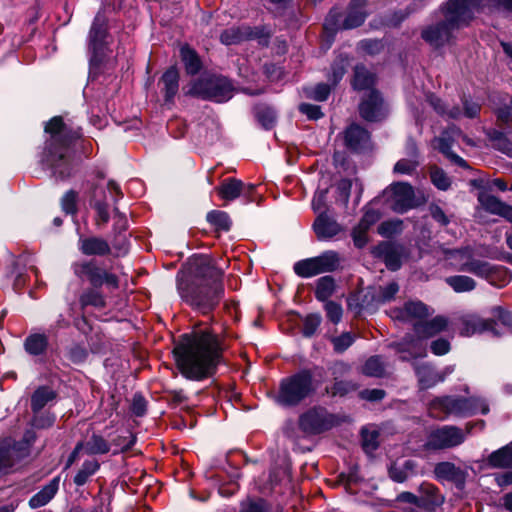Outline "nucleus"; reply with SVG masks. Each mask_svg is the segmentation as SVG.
Instances as JSON below:
<instances>
[{
    "instance_id": "1",
    "label": "nucleus",
    "mask_w": 512,
    "mask_h": 512,
    "mask_svg": "<svg viewBox=\"0 0 512 512\" xmlns=\"http://www.w3.org/2000/svg\"><path fill=\"white\" fill-rule=\"evenodd\" d=\"M223 339L210 329L184 334L173 352L183 376L200 381L212 376L222 361Z\"/></svg>"
},
{
    "instance_id": "2",
    "label": "nucleus",
    "mask_w": 512,
    "mask_h": 512,
    "mask_svg": "<svg viewBox=\"0 0 512 512\" xmlns=\"http://www.w3.org/2000/svg\"><path fill=\"white\" fill-rule=\"evenodd\" d=\"M223 271L202 260L195 270L194 279L189 283H179L178 291L181 298L194 309L203 314L211 312L224 295L222 282Z\"/></svg>"
},
{
    "instance_id": "3",
    "label": "nucleus",
    "mask_w": 512,
    "mask_h": 512,
    "mask_svg": "<svg viewBox=\"0 0 512 512\" xmlns=\"http://www.w3.org/2000/svg\"><path fill=\"white\" fill-rule=\"evenodd\" d=\"M45 132L49 134V138L45 142L42 162L51 169L56 178L67 179L73 168L70 148L81 138V129L73 128L61 116H55L46 123Z\"/></svg>"
},
{
    "instance_id": "4",
    "label": "nucleus",
    "mask_w": 512,
    "mask_h": 512,
    "mask_svg": "<svg viewBox=\"0 0 512 512\" xmlns=\"http://www.w3.org/2000/svg\"><path fill=\"white\" fill-rule=\"evenodd\" d=\"M485 0H449L442 8L444 20L425 28L422 38L429 44L440 47L449 42L452 32L466 26L479 12Z\"/></svg>"
},
{
    "instance_id": "5",
    "label": "nucleus",
    "mask_w": 512,
    "mask_h": 512,
    "mask_svg": "<svg viewBox=\"0 0 512 512\" xmlns=\"http://www.w3.org/2000/svg\"><path fill=\"white\" fill-rule=\"evenodd\" d=\"M376 78L364 67L354 69V89L362 91L359 113L367 121H380L388 113V108L380 93L373 89Z\"/></svg>"
},
{
    "instance_id": "6",
    "label": "nucleus",
    "mask_w": 512,
    "mask_h": 512,
    "mask_svg": "<svg viewBox=\"0 0 512 512\" xmlns=\"http://www.w3.org/2000/svg\"><path fill=\"white\" fill-rule=\"evenodd\" d=\"M315 391L316 385L312 372L303 369L280 381L276 401L285 407H295L311 397Z\"/></svg>"
},
{
    "instance_id": "7",
    "label": "nucleus",
    "mask_w": 512,
    "mask_h": 512,
    "mask_svg": "<svg viewBox=\"0 0 512 512\" xmlns=\"http://www.w3.org/2000/svg\"><path fill=\"white\" fill-rule=\"evenodd\" d=\"M448 319L444 316H436L430 321H420L414 324L415 335H409L397 344L400 353H408L409 357H423L426 355V346L423 341L434 337L446 330Z\"/></svg>"
},
{
    "instance_id": "8",
    "label": "nucleus",
    "mask_w": 512,
    "mask_h": 512,
    "mask_svg": "<svg viewBox=\"0 0 512 512\" xmlns=\"http://www.w3.org/2000/svg\"><path fill=\"white\" fill-rule=\"evenodd\" d=\"M429 410L434 417L444 418L448 415L466 417L477 412L486 414L489 408L486 402L479 398L445 396L434 399Z\"/></svg>"
},
{
    "instance_id": "9",
    "label": "nucleus",
    "mask_w": 512,
    "mask_h": 512,
    "mask_svg": "<svg viewBox=\"0 0 512 512\" xmlns=\"http://www.w3.org/2000/svg\"><path fill=\"white\" fill-rule=\"evenodd\" d=\"M233 85L223 76H206L195 80L187 94L202 100L223 103L233 96Z\"/></svg>"
},
{
    "instance_id": "10",
    "label": "nucleus",
    "mask_w": 512,
    "mask_h": 512,
    "mask_svg": "<svg viewBox=\"0 0 512 512\" xmlns=\"http://www.w3.org/2000/svg\"><path fill=\"white\" fill-rule=\"evenodd\" d=\"M341 257L334 250H327L319 256L297 261L293 270L296 275L302 278H311L316 275L333 272L340 267Z\"/></svg>"
},
{
    "instance_id": "11",
    "label": "nucleus",
    "mask_w": 512,
    "mask_h": 512,
    "mask_svg": "<svg viewBox=\"0 0 512 512\" xmlns=\"http://www.w3.org/2000/svg\"><path fill=\"white\" fill-rule=\"evenodd\" d=\"M72 269L79 279L87 280L94 288H100L103 285L111 289L119 287L118 276L99 266L95 259L73 263Z\"/></svg>"
},
{
    "instance_id": "12",
    "label": "nucleus",
    "mask_w": 512,
    "mask_h": 512,
    "mask_svg": "<svg viewBox=\"0 0 512 512\" xmlns=\"http://www.w3.org/2000/svg\"><path fill=\"white\" fill-rule=\"evenodd\" d=\"M312 228L319 241H337L347 234V227L339 223L327 210L319 212Z\"/></svg>"
},
{
    "instance_id": "13",
    "label": "nucleus",
    "mask_w": 512,
    "mask_h": 512,
    "mask_svg": "<svg viewBox=\"0 0 512 512\" xmlns=\"http://www.w3.org/2000/svg\"><path fill=\"white\" fill-rule=\"evenodd\" d=\"M333 424V416L322 407L311 408L299 418L300 429L309 435H316L327 431Z\"/></svg>"
},
{
    "instance_id": "14",
    "label": "nucleus",
    "mask_w": 512,
    "mask_h": 512,
    "mask_svg": "<svg viewBox=\"0 0 512 512\" xmlns=\"http://www.w3.org/2000/svg\"><path fill=\"white\" fill-rule=\"evenodd\" d=\"M465 440L463 431L455 426H443L430 432L426 447L433 450L448 449L460 445Z\"/></svg>"
},
{
    "instance_id": "15",
    "label": "nucleus",
    "mask_w": 512,
    "mask_h": 512,
    "mask_svg": "<svg viewBox=\"0 0 512 512\" xmlns=\"http://www.w3.org/2000/svg\"><path fill=\"white\" fill-rule=\"evenodd\" d=\"M391 207L397 213H404L414 206V191L410 184L397 182L390 186Z\"/></svg>"
},
{
    "instance_id": "16",
    "label": "nucleus",
    "mask_w": 512,
    "mask_h": 512,
    "mask_svg": "<svg viewBox=\"0 0 512 512\" xmlns=\"http://www.w3.org/2000/svg\"><path fill=\"white\" fill-rule=\"evenodd\" d=\"M106 37L107 18L104 13L98 12L92 22L88 35V47L94 58H97L102 52Z\"/></svg>"
},
{
    "instance_id": "17",
    "label": "nucleus",
    "mask_w": 512,
    "mask_h": 512,
    "mask_svg": "<svg viewBox=\"0 0 512 512\" xmlns=\"http://www.w3.org/2000/svg\"><path fill=\"white\" fill-rule=\"evenodd\" d=\"M428 101L438 114L446 115L450 118L455 119L459 118L462 114H464L468 118H474L478 115L480 111V105L478 103L469 101L467 99L463 101V112L460 110L459 107L456 106L447 108V106L442 102L441 99L433 95L429 96Z\"/></svg>"
},
{
    "instance_id": "18",
    "label": "nucleus",
    "mask_w": 512,
    "mask_h": 512,
    "mask_svg": "<svg viewBox=\"0 0 512 512\" xmlns=\"http://www.w3.org/2000/svg\"><path fill=\"white\" fill-rule=\"evenodd\" d=\"M78 250L88 257H105L112 253V247L109 242L100 236L80 235Z\"/></svg>"
},
{
    "instance_id": "19",
    "label": "nucleus",
    "mask_w": 512,
    "mask_h": 512,
    "mask_svg": "<svg viewBox=\"0 0 512 512\" xmlns=\"http://www.w3.org/2000/svg\"><path fill=\"white\" fill-rule=\"evenodd\" d=\"M493 326V320L484 319L479 315L472 313L461 315L457 320L459 333L462 336L467 337L490 330Z\"/></svg>"
},
{
    "instance_id": "20",
    "label": "nucleus",
    "mask_w": 512,
    "mask_h": 512,
    "mask_svg": "<svg viewBox=\"0 0 512 512\" xmlns=\"http://www.w3.org/2000/svg\"><path fill=\"white\" fill-rule=\"evenodd\" d=\"M428 307L420 301H409L405 303L402 309H396L391 312V317L401 321L420 322L429 316Z\"/></svg>"
},
{
    "instance_id": "21",
    "label": "nucleus",
    "mask_w": 512,
    "mask_h": 512,
    "mask_svg": "<svg viewBox=\"0 0 512 512\" xmlns=\"http://www.w3.org/2000/svg\"><path fill=\"white\" fill-rule=\"evenodd\" d=\"M455 256L467 255V260L461 263V271L473 273L480 277H488L492 271V267L488 262L473 259L472 251L469 248L463 250L454 251Z\"/></svg>"
},
{
    "instance_id": "22",
    "label": "nucleus",
    "mask_w": 512,
    "mask_h": 512,
    "mask_svg": "<svg viewBox=\"0 0 512 512\" xmlns=\"http://www.w3.org/2000/svg\"><path fill=\"white\" fill-rule=\"evenodd\" d=\"M479 202L486 211L499 215L512 222V206L500 201L495 196L486 193L479 195Z\"/></svg>"
},
{
    "instance_id": "23",
    "label": "nucleus",
    "mask_w": 512,
    "mask_h": 512,
    "mask_svg": "<svg viewBox=\"0 0 512 512\" xmlns=\"http://www.w3.org/2000/svg\"><path fill=\"white\" fill-rule=\"evenodd\" d=\"M21 458L20 450L10 439L0 444V473H7Z\"/></svg>"
},
{
    "instance_id": "24",
    "label": "nucleus",
    "mask_w": 512,
    "mask_h": 512,
    "mask_svg": "<svg viewBox=\"0 0 512 512\" xmlns=\"http://www.w3.org/2000/svg\"><path fill=\"white\" fill-rule=\"evenodd\" d=\"M60 478L54 477L39 492L29 500V506L36 509L48 504L56 495L59 489Z\"/></svg>"
},
{
    "instance_id": "25",
    "label": "nucleus",
    "mask_w": 512,
    "mask_h": 512,
    "mask_svg": "<svg viewBox=\"0 0 512 512\" xmlns=\"http://www.w3.org/2000/svg\"><path fill=\"white\" fill-rule=\"evenodd\" d=\"M245 184L236 178H227L216 188L221 199L226 202L233 201L242 195Z\"/></svg>"
},
{
    "instance_id": "26",
    "label": "nucleus",
    "mask_w": 512,
    "mask_h": 512,
    "mask_svg": "<svg viewBox=\"0 0 512 512\" xmlns=\"http://www.w3.org/2000/svg\"><path fill=\"white\" fill-rule=\"evenodd\" d=\"M419 490L422 494L420 497V507L422 508L433 510L444 502V497L439 493L438 489L430 483L421 484Z\"/></svg>"
},
{
    "instance_id": "27",
    "label": "nucleus",
    "mask_w": 512,
    "mask_h": 512,
    "mask_svg": "<svg viewBox=\"0 0 512 512\" xmlns=\"http://www.w3.org/2000/svg\"><path fill=\"white\" fill-rule=\"evenodd\" d=\"M254 37L255 34L249 26H242L224 30L220 35V40L225 45H234Z\"/></svg>"
},
{
    "instance_id": "28",
    "label": "nucleus",
    "mask_w": 512,
    "mask_h": 512,
    "mask_svg": "<svg viewBox=\"0 0 512 512\" xmlns=\"http://www.w3.org/2000/svg\"><path fill=\"white\" fill-rule=\"evenodd\" d=\"M415 372L422 389L430 388L443 381V378L439 376L438 373H436L434 369L426 363L416 364Z\"/></svg>"
},
{
    "instance_id": "29",
    "label": "nucleus",
    "mask_w": 512,
    "mask_h": 512,
    "mask_svg": "<svg viewBox=\"0 0 512 512\" xmlns=\"http://www.w3.org/2000/svg\"><path fill=\"white\" fill-rule=\"evenodd\" d=\"M181 60L184 63L185 70L189 75H195L202 69V62L197 52L189 47L183 45L180 48Z\"/></svg>"
},
{
    "instance_id": "30",
    "label": "nucleus",
    "mask_w": 512,
    "mask_h": 512,
    "mask_svg": "<svg viewBox=\"0 0 512 512\" xmlns=\"http://www.w3.org/2000/svg\"><path fill=\"white\" fill-rule=\"evenodd\" d=\"M434 473L437 479L460 482L464 480L463 472L450 462H441L435 466Z\"/></svg>"
},
{
    "instance_id": "31",
    "label": "nucleus",
    "mask_w": 512,
    "mask_h": 512,
    "mask_svg": "<svg viewBox=\"0 0 512 512\" xmlns=\"http://www.w3.org/2000/svg\"><path fill=\"white\" fill-rule=\"evenodd\" d=\"M161 82L164 85V97L166 102L173 100L179 88V73L176 68H169L162 76Z\"/></svg>"
},
{
    "instance_id": "32",
    "label": "nucleus",
    "mask_w": 512,
    "mask_h": 512,
    "mask_svg": "<svg viewBox=\"0 0 512 512\" xmlns=\"http://www.w3.org/2000/svg\"><path fill=\"white\" fill-rule=\"evenodd\" d=\"M349 66V53L340 52L332 64L331 74L328 75V80L331 81L333 86L337 85V83L342 79Z\"/></svg>"
},
{
    "instance_id": "33",
    "label": "nucleus",
    "mask_w": 512,
    "mask_h": 512,
    "mask_svg": "<svg viewBox=\"0 0 512 512\" xmlns=\"http://www.w3.org/2000/svg\"><path fill=\"white\" fill-rule=\"evenodd\" d=\"M83 448L87 455L106 454L110 451V444L103 436L93 433L83 442Z\"/></svg>"
},
{
    "instance_id": "34",
    "label": "nucleus",
    "mask_w": 512,
    "mask_h": 512,
    "mask_svg": "<svg viewBox=\"0 0 512 512\" xmlns=\"http://www.w3.org/2000/svg\"><path fill=\"white\" fill-rule=\"evenodd\" d=\"M47 346V336L40 333L31 334L24 341L25 351L33 356H38L45 353Z\"/></svg>"
},
{
    "instance_id": "35",
    "label": "nucleus",
    "mask_w": 512,
    "mask_h": 512,
    "mask_svg": "<svg viewBox=\"0 0 512 512\" xmlns=\"http://www.w3.org/2000/svg\"><path fill=\"white\" fill-rule=\"evenodd\" d=\"M352 27V16L350 14L343 15L337 10H331L325 20L324 28L328 31L339 29H350Z\"/></svg>"
},
{
    "instance_id": "36",
    "label": "nucleus",
    "mask_w": 512,
    "mask_h": 512,
    "mask_svg": "<svg viewBox=\"0 0 512 512\" xmlns=\"http://www.w3.org/2000/svg\"><path fill=\"white\" fill-rule=\"evenodd\" d=\"M100 464L97 460H86L83 462L81 468L74 476V484L76 486L85 485L89 479L99 470Z\"/></svg>"
},
{
    "instance_id": "37",
    "label": "nucleus",
    "mask_w": 512,
    "mask_h": 512,
    "mask_svg": "<svg viewBox=\"0 0 512 512\" xmlns=\"http://www.w3.org/2000/svg\"><path fill=\"white\" fill-rule=\"evenodd\" d=\"M336 289L335 280L332 276H323L316 282L315 297L319 301H327Z\"/></svg>"
},
{
    "instance_id": "38",
    "label": "nucleus",
    "mask_w": 512,
    "mask_h": 512,
    "mask_svg": "<svg viewBox=\"0 0 512 512\" xmlns=\"http://www.w3.org/2000/svg\"><path fill=\"white\" fill-rule=\"evenodd\" d=\"M80 304L82 307L93 306L96 308H104L106 305L105 297L98 288H88L80 296Z\"/></svg>"
},
{
    "instance_id": "39",
    "label": "nucleus",
    "mask_w": 512,
    "mask_h": 512,
    "mask_svg": "<svg viewBox=\"0 0 512 512\" xmlns=\"http://www.w3.org/2000/svg\"><path fill=\"white\" fill-rule=\"evenodd\" d=\"M489 464L493 467H511L512 466V443L507 445L489 456Z\"/></svg>"
},
{
    "instance_id": "40",
    "label": "nucleus",
    "mask_w": 512,
    "mask_h": 512,
    "mask_svg": "<svg viewBox=\"0 0 512 512\" xmlns=\"http://www.w3.org/2000/svg\"><path fill=\"white\" fill-rule=\"evenodd\" d=\"M55 398V393L49 387H39L31 397V408L34 412L40 411L49 401Z\"/></svg>"
},
{
    "instance_id": "41",
    "label": "nucleus",
    "mask_w": 512,
    "mask_h": 512,
    "mask_svg": "<svg viewBox=\"0 0 512 512\" xmlns=\"http://www.w3.org/2000/svg\"><path fill=\"white\" fill-rule=\"evenodd\" d=\"M362 446L366 453L373 452L379 445V431L376 426L369 425L361 430Z\"/></svg>"
},
{
    "instance_id": "42",
    "label": "nucleus",
    "mask_w": 512,
    "mask_h": 512,
    "mask_svg": "<svg viewBox=\"0 0 512 512\" xmlns=\"http://www.w3.org/2000/svg\"><path fill=\"white\" fill-rule=\"evenodd\" d=\"M352 183L349 179L340 180L334 187L335 203L348 209Z\"/></svg>"
},
{
    "instance_id": "43",
    "label": "nucleus",
    "mask_w": 512,
    "mask_h": 512,
    "mask_svg": "<svg viewBox=\"0 0 512 512\" xmlns=\"http://www.w3.org/2000/svg\"><path fill=\"white\" fill-rule=\"evenodd\" d=\"M255 117L261 126L267 130L273 128L276 123L275 111L266 105L255 107Z\"/></svg>"
},
{
    "instance_id": "44",
    "label": "nucleus",
    "mask_w": 512,
    "mask_h": 512,
    "mask_svg": "<svg viewBox=\"0 0 512 512\" xmlns=\"http://www.w3.org/2000/svg\"><path fill=\"white\" fill-rule=\"evenodd\" d=\"M207 221L215 227L216 230L228 231L231 227V219L229 215L220 210L210 211L206 216Z\"/></svg>"
},
{
    "instance_id": "45",
    "label": "nucleus",
    "mask_w": 512,
    "mask_h": 512,
    "mask_svg": "<svg viewBox=\"0 0 512 512\" xmlns=\"http://www.w3.org/2000/svg\"><path fill=\"white\" fill-rule=\"evenodd\" d=\"M446 282L457 293L472 291L476 287L475 281L472 278L464 275L448 277Z\"/></svg>"
},
{
    "instance_id": "46",
    "label": "nucleus",
    "mask_w": 512,
    "mask_h": 512,
    "mask_svg": "<svg viewBox=\"0 0 512 512\" xmlns=\"http://www.w3.org/2000/svg\"><path fill=\"white\" fill-rule=\"evenodd\" d=\"M91 205L96 212V215L94 218L95 225L98 228L104 227L110 220L108 204L102 200H95V201L91 202Z\"/></svg>"
},
{
    "instance_id": "47",
    "label": "nucleus",
    "mask_w": 512,
    "mask_h": 512,
    "mask_svg": "<svg viewBox=\"0 0 512 512\" xmlns=\"http://www.w3.org/2000/svg\"><path fill=\"white\" fill-rule=\"evenodd\" d=\"M363 373L373 377H381L385 373V364L379 356L369 358L363 366Z\"/></svg>"
},
{
    "instance_id": "48",
    "label": "nucleus",
    "mask_w": 512,
    "mask_h": 512,
    "mask_svg": "<svg viewBox=\"0 0 512 512\" xmlns=\"http://www.w3.org/2000/svg\"><path fill=\"white\" fill-rule=\"evenodd\" d=\"M384 261L390 270H397L401 266V254L399 248L394 246H385Z\"/></svg>"
},
{
    "instance_id": "49",
    "label": "nucleus",
    "mask_w": 512,
    "mask_h": 512,
    "mask_svg": "<svg viewBox=\"0 0 512 512\" xmlns=\"http://www.w3.org/2000/svg\"><path fill=\"white\" fill-rule=\"evenodd\" d=\"M357 49L364 54L376 55L384 49V43L377 39H366L358 43Z\"/></svg>"
},
{
    "instance_id": "50",
    "label": "nucleus",
    "mask_w": 512,
    "mask_h": 512,
    "mask_svg": "<svg viewBox=\"0 0 512 512\" xmlns=\"http://www.w3.org/2000/svg\"><path fill=\"white\" fill-rule=\"evenodd\" d=\"M330 92V85L326 83H319L316 86L307 89L306 95L310 99L322 102L328 99Z\"/></svg>"
},
{
    "instance_id": "51",
    "label": "nucleus",
    "mask_w": 512,
    "mask_h": 512,
    "mask_svg": "<svg viewBox=\"0 0 512 512\" xmlns=\"http://www.w3.org/2000/svg\"><path fill=\"white\" fill-rule=\"evenodd\" d=\"M78 193L74 190L67 191L61 199L62 210L66 214L75 215L77 213Z\"/></svg>"
},
{
    "instance_id": "52",
    "label": "nucleus",
    "mask_w": 512,
    "mask_h": 512,
    "mask_svg": "<svg viewBox=\"0 0 512 512\" xmlns=\"http://www.w3.org/2000/svg\"><path fill=\"white\" fill-rule=\"evenodd\" d=\"M403 222L401 220H391L383 222L378 227V232L384 237H391L402 231Z\"/></svg>"
},
{
    "instance_id": "53",
    "label": "nucleus",
    "mask_w": 512,
    "mask_h": 512,
    "mask_svg": "<svg viewBox=\"0 0 512 512\" xmlns=\"http://www.w3.org/2000/svg\"><path fill=\"white\" fill-rule=\"evenodd\" d=\"M431 181L432 183L441 190H446L449 188L451 182L449 177L446 175V173L437 168L433 167L430 171Z\"/></svg>"
},
{
    "instance_id": "54",
    "label": "nucleus",
    "mask_w": 512,
    "mask_h": 512,
    "mask_svg": "<svg viewBox=\"0 0 512 512\" xmlns=\"http://www.w3.org/2000/svg\"><path fill=\"white\" fill-rule=\"evenodd\" d=\"M412 466L411 461H406L403 466L392 465L389 468V475L396 482H404L408 478V470H411Z\"/></svg>"
},
{
    "instance_id": "55",
    "label": "nucleus",
    "mask_w": 512,
    "mask_h": 512,
    "mask_svg": "<svg viewBox=\"0 0 512 512\" xmlns=\"http://www.w3.org/2000/svg\"><path fill=\"white\" fill-rule=\"evenodd\" d=\"M321 324V316L319 314L307 315L304 319L302 333L305 337H311Z\"/></svg>"
},
{
    "instance_id": "56",
    "label": "nucleus",
    "mask_w": 512,
    "mask_h": 512,
    "mask_svg": "<svg viewBox=\"0 0 512 512\" xmlns=\"http://www.w3.org/2000/svg\"><path fill=\"white\" fill-rule=\"evenodd\" d=\"M370 136L368 131L354 125V152L369 147Z\"/></svg>"
},
{
    "instance_id": "57",
    "label": "nucleus",
    "mask_w": 512,
    "mask_h": 512,
    "mask_svg": "<svg viewBox=\"0 0 512 512\" xmlns=\"http://www.w3.org/2000/svg\"><path fill=\"white\" fill-rule=\"evenodd\" d=\"M239 512H268V504L263 499L246 500L241 503Z\"/></svg>"
},
{
    "instance_id": "58",
    "label": "nucleus",
    "mask_w": 512,
    "mask_h": 512,
    "mask_svg": "<svg viewBox=\"0 0 512 512\" xmlns=\"http://www.w3.org/2000/svg\"><path fill=\"white\" fill-rule=\"evenodd\" d=\"M491 314L493 316V321L495 320L499 321L502 325L512 328V313L509 311H506L501 306L493 307L491 310Z\"/></svg>"
},
{
    "instance_id": "59",
    "label": "nucleus",
    "mask_w": 512,
    "mask_h": 512,
    "mask_svg": "<svg viewBox=\"0 0 512 512\" xmlns=\"http://www.w3.org/2000/svg\"><path fill=\"white\" fill-rule=\"evenodd\" d=\"M324 308L326 311L327 318L331 322L337 324L341 321L343 314L341 305L333 301H327Z\"/></svg>"
},
{
    "instance_id": "60",
    "label": "nucleus",
    "mask_w": 512,
    "mask_h": 512,
    "mask_svg": "<svg viewBox=\"0 0 512 512\" xmlns=\"http://www.w3.org/2000/svg\"><path fill=\"white\" fill-rule=\"evenodd\" d=\"M418 166V162L412 159H401L394 166V173L411 175Z\"/></svg>"
},
{
    "instance_id": "61",
    "label": "nucleus",
    "mask_w": 512,
    "mask_h": 512,
    "mask_svg": "<svg viewBox=\"0 0 512 512\" xmlns=\"http://www.w3.org/2000/svg\"><path fill=\"white\" fill-rule=\"evenodd\" d=\"M135 441L136 437L128 431L126 435L117 436L113 440V444L123 452L129 450L134 445Z\"/></svg>"
},
{
    "instance_id": "62",
    "label": "nucleus",
    "mask_w": 512,
    "mask_h": 512,
    "mask_svg": "<svg viewBox=\"0 0 512 512\" xmlns=\"http://www.w3.org/2000/svg\"><path fill=\"white\" fill-rule=\"evenodd\" d=\"M299 111L311 120H317L323 116L320 106L314 104L302 103Z\"/></svg>"
},
{
    "instance_id": "63",
    "label": "nucleus",
    "mask_w": 512,
    "mask_h": 512,
    "mask_svg": "<svg viewBox=\"0 0 512 512\" xmlns=\"http://www.w3.org/2000/svg\"><path fill=\"white\" fill-rule=\"evenodd\" d=\"M332 343L334 346V350L336 352H339V353L344 352L352 344V336L350 333H344L338 337H334L332 339Z\"/></svg>"
},
{
    "instance_id": "64",
    "label": "nucleus",
    "mask_w": 512,
    "mask_h": 512,
    "mask_svg": "<svg viewBox=\"0 0 512 512\" xmlns=\"http://www.w3.org/2000/svg\"><path fill=\"white\" fill-rule=\"evenodd\" d=\"M380 218V214L378 211L374 209H367L360 224L359 229L360 231L368 229L371 225L376 223Z\"/></svg>"
}]
</instances>
